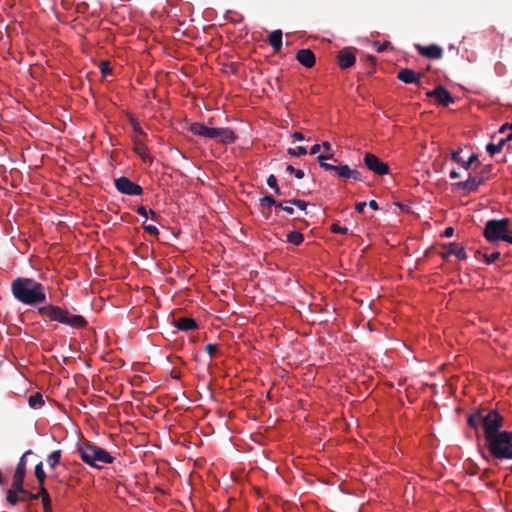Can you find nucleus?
Segmentation results:
<instances>
[{"mask_svg":"<svg viewBox=\"0 0 512 512\" xmlns=\"http://www.w3.org/2000/svg\"><path fill=\"white\" fill-rule=\"evenodd\" d=\"M13 297L20 303L28 306H37L46 303V288L34 278L17 277L11 282Z\"/></svg>","mask_w":512,"mask_h":512,"instance_id":"1","label":"nucleus"},{"mask_svg":"<svg viewBox=\"0 0 512 512\" xmlns=\"http://www.w3.org/2000/svg\"><path fill=\"white\" fill-rule=\"evenodd\" d=\"M38 313L50 321H56L75 329H82L88 325L87 320L83 316L72 314L67 309L52 304L39 307Z\"/></svg>","mask_w":512,"mask_h":512,"instance_id":"2","label":"nucleus"},{"mask_svg":"<svg viewBox=\"0 0 512 512\" xmlns=\"http://www.w3.org/2000/svg\"><path fill=\"white\" fill-rule=\"evenodd\" d=\"M77 452L85 464L96 469H102L115 460L108 451L86 440L78 443Z\"/></svg>","mask_w":512,"mask_h":512,"instance_id":"3","label":"nucleus"},{"mask_svg":"<svg viewBox=\"0 0 512 512\" xmlns=\"http://www.w3.org/2000/svg\"><path fill=\"white\" fill-rule=\"evenodd\" d=\"M189 131L200 137L216 140L221 144H232L236 141L237 136L231 128H214L207 127L204 123L194 122L190 125Z\"/></svg>","mask_w":512,"mask_h":512,"instance_id":"4","label":"nucleus"},{"mask_svg":"<svg viewBox=\"0 0 512 512\" xmlns=\"http://www.w3.org/2000/svg\"><path fill=\"white\" fill-rule=\"evenodd\" d=\"M491 455L496 459H512V432L502 431L486 441Z\"/></svg>","mask_w":512,"mask_h":512,"instance_id":"5","label":"nucleus"},{"mask_svg":"<svg viewBox=\"0 0 512 512\" xmlns=\"http://www.w3.org/2000/svg\"><path fill=\"white\" fill-rule=\"evenodd\" d=\"M504 418L497 410H485L483 424L485 440H490L503 426Z\"/></svg>","mask_w":512,"mask_h":512,"instance_id":"6","label":"nucleus"},{"mask_svg":"<svg viewBox=\"0 0 512 512\" xmlns=\"http://www.w3.org/2000/svg\"><path fill=\"white\" fill-rule=\"evenodd\" d=\"M510 220L508 218L503 219H492L486 222L484 228V237L489 242H495L501 239L504 236V233L507 232L509 228Z\"/></svg>","mask_w":512,"mask_h":512,"instance_id":"7","label":"nucleus"},{"mask_svg":"<svg viewBox=\"0 0 512 512\" xmlns=\"http://www.w3.org/2000/svg\"><path fill=\"white\" fill-rule=\"evenodd\" d=\"M492 170L491 165L485 166L478 174L469 175L466 181L457 183V187L464 189L468 193L474 192L477 188L489 179V174Z\"/></svg>","mask_w":512,"mask_h":512,"instance_id":"8","label":"nucleus"},{"mask_svg":"<svg viewBox=\"0 0 512 512\" xmlns=\"http://www.w3.org/2000/svg\"><path fill=\"white\" fill-rule=\"evenodd\" d=\"M363 161L367 169L376 175L383 176L390 172L389 165L372 153H366Z\"/></svg>","mask_w":512,"mask_h":512,"instance_id":"9","label":"nucleus"},{"mask_svg":"<svg viewBox=\"0 0 512 512\" xmlns=\"http://www.w3.org/2000/svg\"><path fill=\"white\" fill-rule=\"evenodd\" d=\"M116 189L125 195L138 196L143 193V188L132 182L129 178L121 176L114 180Z\"/></svg>","mask_w":512,"mask_h":512,"instance_id":"10","label":"nucleus"},{"mask_svg":"<svg viewBox=\"0 0 512 512\" xmlns=\"http://www.w3.org/2000/svg\"><path fill=\"white\" fill-rule=\"evenodd\" d=\"M426 96L434 98L438 104L447 107L449 104L454 103V98L451 93L443 86L439 85L435 89L428 91Z\"/></svg>","mask_w":512,"mask_h":512,"instance_id":"11","label":"nucleus"},{"mask_svg":"<svg viewBox=\"0 0 512 512\" xmlns=\"http://www.w3.org/2000/svg\"><path fill=\"white\" fill-rule=\"evenodd\" d=\"M416 50L421 56L429 59H441L443 56V50L436 44H430L428 46L415 45Z\"/></svg>","mask_w":512,"mask_h":512,"instance_id":"12","label":"nucleus"},{"mask_svg":"<svg viewBox=\"0 0 512 512\" xmlns=\"http://www.w3.org/2000/svg\"><path fill=\"white\" fill-rule=\"evenodd\" d=\"M421 76L409 68H403L397 74V78L405 84H420Z\"/></svg>","mask_w":512,"mask_h":512,"instance_id":"13","label":"nucleus"},{"mask_svg":"<svg viewBox=\"0 0 512 512\" xmlns=\"http://www.w3.org/2000/svg\"><path fill=\"white\" fill-rule=\"evenodd\" d=\"M296 60L306 68H311L315 65L316 58L311 49H300L296 53Z\"/></svg>","mask_w":512,"mask_h":512,"instance_id":"14","label":"nucleus"},{"mask_svg":"<svg viewBox=\"0 0 512 512\" xmlns=\"http://www.w3.org/2000/svg\"><path fill=\"white\" fill-rule=\"evenodd\" d=\"M356 62L355 55L347 49H344L338 54V65L341 69L352 67Z\"/></svg>","mask_w":512,"mask_h":512,"instance_id":"15","label":"nucleus"},{"mask_svg":"<svg viewBox=\"0 0 512 512\" xmlns=\"http://www.w3.org/2000/svg\"><path fill=\"white\" fill-rule=\"evenodd\" d=\"M451 255L456 256L458 260H465L467 258L464 247L455 242L449 243L446 252L443 253L444 258Z\"/></svg>","mask_w":512,"mask_h":512,"instance_id":"16","label":"nucleus"},{"mask_svg":"<svg viewBox=\"0 0 512 512\" xmlns=\"http://www.w3.org/2000/svg\"><path fill=\"white\" fill-rule=\"evenodd\" d=\"M174 325L181 331H191L198 328L197 322L189 317L175 319Z\"/></svg>","mask_w":512,"mask_h":512,"instance_id":"17","label":"nucleus"},{"mask_svg":"<svg viewBox=\"0 0 512 512\" xmlns=\"http://www.w3.org/2000/svg\"><path fill=\"white\" fill-rule=\"evenodd\" d=\"M512 140V132L509 133L505 138L499 139L498 143H488L486 145V151L490 156H494L495 154L501 152L503 146Z\"/></svg>","mask_w":512,"mask_h":512,"instance_id":"18","label":"nucleus"},{"mask_svg":"<svg viewBox=\"0 0 512 512\" xmlns=\"http://www.w3.org/2000/svg\"><path fill=\"white\" fill-rule=\"evenodd\" d=\"M268 43L273 48L274 52H280L282 48V31L274 30L271 32V34L268 36Z\"/></svg>","mask_w":512,"mask_h":512,"instance_id":"19","label":"nucleus"},{"mask_svg":"<svg viewBox=\"0 0 512 512\" xmlns=\"http://www.w3.org/2000/svg\"><path fill=\"white\" fill-rule=\"evenodd\" d=\"M484 409L478 410L468 417V425L474 429L482 426L484 418Z\"/></svg>","mask_w":512,"mask_h":512,"instance_id":"20","label":"nucleus"},{"mask_svg":"<svg viewBox=\"0 0 512 512\" xmlns=\"http://www.w3.org/2000/svg\"><path fill=\"white\" fill-rule=\"evenodd\" d=\"M39 498L42 500L44 512L52 511L51 498L45 487H39Z\"/></svg>","mask_w":512,"mask_h":512,"instance_id":"21","label":"nucleus"},{"mask_svg":"<svg viewBox=\"0 0 512 512\" xmlns=\"http://www.w3.org/2000/svg\"><path fill=\"white\" fill-rule=\"evenodd\" d=\"M326 171L334 172L337 174L338 177L347 179L349 166L348 165H330L325 166Z\"/></svg>","mask_w":512,"mask_h":512,"instance_id":"22","label":"nucleus"},{"mask_svg":"<svg viewBox=\"0 0 512 512\" xmlns=\"http://www.w3.org/2000/svg\"><path fill=\"white\" fill-rule=\"evenodd\" d=\"M34 474H35V477L37 479L38 486L39 487H45L44 484H45V480L47 478V475H46V473L44 471L43 462L42 461H40L39 463L36 464L35 469H34Z\"/></svg>","mask_w":512,"mask_h":512,"instance_id":"23","label":"nucleus"},{"mask_svg":"<svg viewBox=\"0 0 512 512\" xmlns=\"http://www.w3.org/2000/svg\"><path fill=\"white\" fill-rule=\"evenodd\" d=\"M24 479L25 474L14 471L11 488L15 489L16 491H22V488L24 487Z\"/></svg>","mask_w":512,"mask_h":512,"instance_id":"24","label":"nucleus"},{"mask_svg":"<svg viewBox=\"0 0 512 512\" xmlns=\"http://www.w3.org/2000/svg\"><path fill=\"white\" fill-rule=\"evenodd\" d=\"M32 454L33 452L31 450H27L22 454V456L19 459V462L17 463L15 472L26 474L27 457Z\"/></svg>","mask_w":512,"mask_h":512,"instance_id":"25","label":"nucleus"},{"mask_svg":"<svg viewBox=\"0 0 512 512\" xmlns=\"http://www.w3.org/2000/svg\"><path fill=\"white\" fill-rule=\"evenodd\" d=\"M61 455V450H55L47 456L46 461L51 469H54L60 463Z\"/></svg>","mask_w":512,"mask_h":512,"instance_id":"26","label":"nucleus"},{"mask_svg":"<svg viewBox=\"0 0 512 512\" xmlns=\"http://www.w3.org/2000/svg\"><path fill=\"white\" fill-rule=\"evenodd\" d=\"M18 494H19V491H16L15 489H13V488L8 489V491L6 493L7 502L9 504L15 506L19 502L24 501V498H21L20 496H18Z\"/></svg>","mask_w":512,"mask_h":512,"instance_id":"27","label":"nucleus"},{"mask_svg":"<svg viewBox=\"0 0 512 512\" xmlns=\"http://www.w3.org/2000/svg\"><path fill=\"white\" fill-rule=\"evenodd\" d=\"M304 241V236L298 231H291L287 234V242L293 245H300Z\"/></svg>","mask_w":512,"mask_h":512,"instance_id":"28","label":"nucleus"},{"mask_svg":"<svg viewBox=\"0 0 512 512\" xmlns=\"http://www.w3.org/2000/svg\"><path fill=\"white\" fill-rule=\"evenodd\" d=\"M28 403L30 407L37 408L44 404L43 396L40 392H36L29 396Z\"/></svg>","mask_w":512,"mask_h":512,"instance_id":"29","label":"nucleus"},{"mask_svg":"<svg viewBox=\"0 0 512 512\" xmlns=\"http://www.w3.org/2000/svg\"><path fill=\"white\" fill-rule=\"evenodd\" d=\"M260 205L263 206V207H271V206H276V207H282V202H279V201H276L272 196L270 195H265L263 196L260 200Z\"/></svg>","mask_w":512,"mask_h":512,"instance_id":"30","label":"nucleus"},{"mask_svg":"<svg viewBox=\"0 0 512 512\" xmlns=\"http://www.w3.org/2000/svg\"><path fill=\"white\" fill-rule=\"evenodd\" d=\"M134 149L144 161L147 160V147L144 145V143H142L141 141H135Z\"/></svg>","mask_w":512,"mask_h":512,"instance_id":"31","label":"nucleus"},{"mask_svg":"<svg viewBox=\"0 0 512 512\" xmlns=\"http://www.w3.org/2000/svg\"><path fill=\"white\" fill-rule=\"evenodd\" d=\"M267 185L274 190L275 194L277 195H281L282 192L278 186V183H277V179L276 177L271 174L268 178H267Z\"/></svg>","mask_w":512,"mask_h":512,"instance_id":"32","label":"nucleus"},{"mask_svg":"<svg viewBox=\"0 0 512 512\" xmlns=\"http://www.w3.org/2000/svg\"><path fill=\"white\" fill-rule=\"evenodd\" d=\"M20 497L24 498L25 500H37L39 498V492L34 494L26 490L24 487L22 488V491H19Z\"/></svg>","mask_w":512,"mask_h":512,"instance_id":"33","label":"nucleus"},{"mask_svg":"<svg viewBox=\"0 0 512 512\" xmlns=\"http://www.w3.org/2000/svg\"><path fill=\"white\" fill-rule=\"evenodd\" d=\"M286 203H289L290 205H294L302 211H305L308 206V203L301 199H291V200L286 201Z\"/></svg>","mask_w":512,"mask_h":512,"instance_id":"34","label":"nucleus"},{"mask_svg":"<svg viewBox=\"0 0 512 512\" xmlns=\"http://www.w3.org/2000/svg\"><path fill=\"white\" fill-rule=\"evenodd\" d=\"M288 153L292 156L299 157L307 154V149L304 146H298L297 148H289Z\"/></svg>","mask_w":512,"mask_h":512,"instance_id":"35","label":"nucleus"},{"mask_svg":"<svg viewBox=\"0 0 512 512\" xmlns=\"http://www.w3.org/2000/svg\"><path fill=\"white\" fill-rule=\"evenodd\" d=\"M286 172L290 174H294L297 179L304 178L305 174L304 171L301 169H295L292 165H288L286 167Z\"/></svg>","mask_w":512,"mask_h":512,"instance_id":"36","label":"nucleus"},{"mask_svg":"<svg viewBox=\"0 0 512 512\" xmlns=\"http://www.w3.org/2000/svg\"><path fill=\"white\" fill-rule=\"evenodd\" d=\"M500 255H501L500 252L496 251L489 255L484 254L483 257H484L486 264H492L500 258Z\"/></svg>","mask_w":512,"mask_h":512,"instance_id":"37","label":"nucleus"},{"mask_svg":"<svg viewBox=\"0 0 512 512\" xmlns=\"http://www.w3.org/2000/svg\"><path fill=\"white\" fill-rule=\"evenodd\" d=\"M349 178H352L355 181L363 180V176H362L361 172H359L358 170H353L350 167H349V171H348V175H347V179H349Z\"/></svg>","mask_w":512,"mask_h":512,"instance_id":"38","label":"nucleus"},{"mask_svg":"<svg viewBox=\"0 0 512 512\" xmlns=\"http://www.w3.org/2000/svg\"><path fill=\"white\" fill-rule=\"evenodd\" d=\"M331 231L333 233L347 234L349 230L347 227H342L339 224L334 223L331 226Z\"/></svg>","mask_w":512,"mask_h":512,"instance_id":"39","label":"nucleus"},{"mask_svg":"<svg viewBox=\"0 0 512 512\" xmlns=\"http://www.w3.org/2000/svg\"><path fill=\"white\" fill-rule=\"evenodd\" d=\"M478 160V156L475 154H472L467 161L463 160L462 167L466 170H468L471 165Z\"/></svg>","mask_w":512,"mask_h":512,"instance_id":"40","label":"nucleus"},{"mask_svg":"<svg viewBox=\"0 0 512 512\" xmlns=\"http://www.w3.org/2000/svg\"><path fill=\"white\" fill-rule=\"evenodd\" d=\"M205 351L210 357H213L218 352V346L216 344L209 343L205 346Z\"/></svg>","mask_w":512,"mask_h":512,"instance_id":"41","label":"nucleus"},{"mask_svg":"<svg viewBox=\"0 0 512 512\" xmlns=\"http://www.w3.org/2000/svg\"><path fill=\"white\" fill-rule=\"evenodd\" d=\"M100 69L104 77L111 73V68L108 61L101 62Z\"/></svg>","mask_w":512,"mask_h":512,"instance_id":"42","label":"nucleus"},{"mask_svg":"<svg viewBox=\"0 0 512 512\" xmlns=\"http://www.w3.org/2000/svg\"><path fill=\"white\" fill-rule=\"evenodd\" d=\"M374 46L376 48V51L378 53H381V52L385 51L388 47H390L391 43L389 41H385L382 44H379L378 42H375Z\"/></svg>","mask_w":512,"mask_h":512,"instance_id":"43","label":"nucleus"},{"mask_svg":"<svg viewBox=\"0 0 512 512\" xmlns=\"http://www.w3.org/2000/svg\"><path fill=\"white\" fill-rule=\"evenodd\" d=\"M460 152H461V149L458 150V151H453L451 153V159L452 161H454L455 163L459 164L462 166V163H463V159L461 158L460 156Z\"/></svg>","mask_w":512,"mask_h":512,"instance_id":"44","label":"nucleus"},{"mask_svg":"<svg viewBox=\"0 0 512 512\" xmlns=\"http://www.w3.org/2000/svg\"><path fill=\"white\" fill-rule=\"evenodd\" d=\"M143 228L147 233H149L153 236H157L159 234L158 228L154 225H145L144 224Z\"/></svg>","mask_w":512,"mask_h":512,"instance_id":"45","label":"nucleus"},{"mask_svg":"<svg viewBox=\"0 0 512 512\" xmlns=\"http://www.w3.org/2000/svg\"><path fill=\"white\" fill-rule=\"evenodd\" d=\"M317 160L319 162V165L321 168L325 170V166H330V163H327V157L325 155H319L317 157Z\"/></svg>","mask_w":512,"mask_h":512,"instance_id":"46","label":"nucleus"},{"mask_svg":"<svg viewBox=\"0 0 512 512\" xmlns=\"http://www.w3.org/2000/svg\"><path fill=\"white\" fill-rule=\"evenodd\" d=\"M136 212L141 215V216H144V217H148L149 215V210L146 209V207L144 206H138L137 209H136Z\"/></svg>","mask_w":512,"mask_h":512,"instance_id":"47","label":"nucleus"},{"mask_svg":"<svg viewBox=\"0 0 512 512\" xmlns=\"http://www.w3.org/2000/svg\"><path fill=\"white\" fill-rule=\"evenodd\" d=\"M287 204L286 201L285 202H282V207H280L283 211H285L286 213L292 215L294 213V209L293 207H291L290 205H285Z\"/></svg>","mask_w":512,"mask_h":512,"instance_id":"48","label":"nucleus"},{"mask_svg":"<svg viewBox=\"0 0 512 512\" xmlns=\"http://www.w3.org/2000/svg\"><path fill=\"white\" fill-rule=\"evenodd\" d=\"M367 203L366 202H358L355 204V210L358 212V213H362L366 207Z\"/></svg>","mask_w":512,"mask_h":512,"instance_id":"49","label":"nucleus"},{"mask_svg":"<svg viewBox=\"0 0 512 512\" xmlns=\"http://www.w3.org/2000/svg\"><path fill=\"white\" fill-rule=\"evenodd\" d=\"M453 234H454L453 227H446L444 232H443V237L450 238V237L453 236Z\"/></svg>","mask_w":512,"mask_h":512,"instance_id":"50","label":"nucleus"},{"mask_svg":"<svg viewBox=\"0 0 512 512\" xmlns=\"http://www.w3.org/2000/svg\"><path fill=\"white\" fill-rule=\"evenodd\" d=\"M500 240L512 243V235H511V232L509 231V228L507 229V232L504 233V236L501 237Z\"/></svg>","mask_w":512,"mask_h":512,"instance_id":"51","label":"nucleus"},{"mask_svg":"<svg viewBox=\"0 0 512 512\" xmlns=\"http://www.w3.org/2000/svg\"><path fill=\"white\" fill-rule=\"evenodd\" d=\"M320 149H321V145L320 144H315V145H313L311 147L310 154L311 155H315V154H317L320 151Z\"/></svg>","mask_w":512,"mask_h":512,"instance_id":"52","label":"nucleus"},{"mask_svg":"<svg viewBox=\"0 0 512 512\" xmlns=\"http://www.w3.org/2000/svg\"><path fill=\"white\" fill-rule=\"evenodd\" d=\"M292 137H293L294 139L298 140V141H302V140H304V136H303V134H302L301 132H298V131L294 132V133L292 134Z\"/></svg>","mask_w":512,"mask_h":512,"instance_id":"53","label":"nucleus"},{"mask_svg":"<svg viewBox=\"0 0 512 512\" xmlns=\"http://www.w3.org/2000/svg\"><path fill=\"white\" fill-rule=\"evenodd\" d=\"M367 205L373 210H378V204L375 200H370Z\"/></svg>","mask_w":512,"mask_h":512,"instance_id":"54","label":"nucleus"},{"mask_svg":"<svg viewBox=\"0 0 512 512\" xmlns=\"http://www.w3.org/2000/svg\"><path fill=\"white\" fill-rule=\"evenodd\" d=\"M508 129H509V123H505V124H503V125L499 128L498 133L503 134V133H505V132H506V130H508Z\"/></svg>","mask_w":512,"mask_h":512,"instance_id":"55","label":"nucleus"},{"mask_svg":"<svg viewBox=\"0 0 512 512\" xmlns=\"http://www.w3.org/2000/svg\"><path fill=\"white\" fill-rule=\"evenodd\" d=\"M321 147H323L328 152L332 150V146L328 141L323 142Z\"/></svg>","mask_w":512,"mask_h":512,"instance_id":"56","label":"nucleus"},{"mask_svg":"<svg viewBox=\"0 0 512 512\" xmlns=\"http://www.w3.org/2000/svg\"><path fill=\"white\" fill-rule=\"evenodd\" d=\"M149 215H150L151 219H152V220H155V221H156V220L158 219V217H159V216H158V214H157L154 210H152V209H150V210H149Z\"/></svg>","mask_w":512,"mask_h":512,"instance_id":"57","label":"nucleus"},{"mask_svg":"<svg viewBox=\"0 0 512 512\" xmlns=\"http://www.w3.org/2000/svg\"><path fill=\"white\" fill-rule=\"evenodd\" d=\"M450 177H451L452 179H458V178L460 177V174H459L456 170H454V169H453V170L450 172Z\"/></svg>","mask_w":512,"mask_h":512,"instance_id":"58","label":"nucleus"},{"mask_svg":"<svg viewBox=\"0 0 512 512\" xmlns=\"http://www.w3.org/2000/svg\"><path fill=\"white\" fill-rule=\"evenodd\" d=\"M325 156L327 157V160H334V154L333 153L325 155Z\"/></svg>","mask_w":512,"mask_h":512,"instance_id":"59","label":"nucleus"},{"mask_svg":"<svg viewBox=\"0 0 512 512\" xmlns=\"http://www.w3.org/2000/svg\"><path fill=\"white\" fill-rule=\"evenodd\" d=\"M368 60H370L373 63L375 61V58L373 56H368Z\"/></svg>","mask_w":512,"mask_h":512,"instance_id":"60","label":"nucleus"},{"mask_svg":"<svg viewBox=\"0 0 512 512\" xmlns=\"http://www.w3.org/2000/svg\"><path fill=\"white\" fill-rule=\"evenodd\" d=\"M135 131H137V132H139V133H141V134H144V133H143V130H141L140 128L135 127Z\"/></svg>","mask_w":512,"mask_h":512,"instance_id":"61","label":"nucleus"},{"mask_svg":"<svg viewBox=\"0 0 512 512\" xmlns=\"http://www.w3.org/2000/svg\"><path fill=\"white\" fill-rule=\"evenodd\" d=\"M509 129H512V122L509 123Z\"/></svg>","mask_w":512,"mask_h":512,"instance_id":"62","label":"nucleus"},{"mask_svg":"<svg viewBox=\"0 0 512 512\" xmlns=\"http://www.w3.org/2000/svg\"><path fill=\"white\" fill-rule=\"evenodd\" d=\"M49 512H52V511H49Z\"/></svg>","mask_w":512,"mask_h":512,"instance_id":"63","label":"nucleus"}]
</instances>
